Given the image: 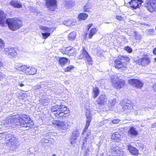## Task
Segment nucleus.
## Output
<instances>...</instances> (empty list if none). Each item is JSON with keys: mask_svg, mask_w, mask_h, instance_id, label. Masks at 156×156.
<instances>
[{"mask_svg": "<svg viewBox=\"0 0 156 156\" xmlns=\"http://www.w3.org/2000/svg\"><path fill=\"white\" fill-rule=\"evenodd\" d=\"M4 124L6 127H13L18 125L30 128L32 127V126L34 124L30 117L25 115H21L18 118L8 119Z\"/></svg>", "mask_w": 156, "mask_h": 156, "instance_id": "f257e3e1", "label": "nucleus"}, {"mask_svg": "<svg viewBox=\"0 0 156 156\" xmlns=\"http://www.w3.org/2000/svg\"><path fill=\"white\" fill-rule=\"evenodd\" d=\"M52 114L58 118L61 119L63 117L67 116L69 111L65 105H56L51 107Z\"/></svg>", "mask_w": 156, "mask_h": 156, "instance_id": "f03ea898", "label": "nucleus"}, {"mask_svg": "<svg viewBox=\"0 0 156 156\" xmlns=\"http://www.w3.org/2000/svg\"><path fill=\"white\" fill-rule=\"evenodd\" d=\"M129 57L126 56H120L115 61V68L120 71H123L127 69L126 63L129 61Z\"/></svg>", "mask_w": 156, "mask_h": 156, "instance_id": "7ed1b4c3", "label": "nucleus"}, {"mask_svg": "<svg viewBox=\"0 0 156 156\" xmlns=\"http://www.w3.org/2000/svg\"><path fill=\"white\" fill-rule=\"evenodd\" d=\"M5 22V24H7L9 28L13 31L17 30L22 26L21 21L17 18L8 19L6 20Z\"/></svg>", "mask_w": 156, "mask_h": 156, "instance_id": "20e7f679", "label": "nucleus"}, {"mask_svg": "<svg viewBox=\"0 0 156 156\" xmlns=\"http://www.w3.org/2000/svg\"><path fill=\"white\" fill-rule=\"evenodd\" d=\"M120 104L121 105H123V109L126 113H130L133 110V107L131 101L127 99H123L120 102Z\"/></svg>", "mask_w": 156, "mask_h": 156, "instance_id": "39448f33", "label": "nucleus"}, {"mask_svg": "<svg viewBox=\"0 0 156 156\" xmlns=\"http://www.w3.org/2000/svg\"><path fill=\"white\" fill-rule=\"evenodd\" d=\"M118 77L115 75H113L111 77L112 85L116 89H120L125 85V82L124 80H120L118 81Z\"/></svg>", "mask_w": 156, "mask_h": 156, "instance_id": "423d86ee", "label": "nucleus"}, {"mask_svg": "<svg viewBox=\"0 0 156 156\" xmlns=\"http://www.w3.org/2000/svg\"><path fill=\"white\" fill-rule=\"evenodd\" d=\"M144 5L147 9L151 12L156 11V0H147Z\"/></svg>", "mask_w": 156, "mask_h": 156, "instance_id": "0eeeda50", "label": "nucleus"}, {"mask_svg": "<svg viewBox=\"0 0 156 156\" xmlns=\"http://www.w3.org/2000/svg\"><path fill=\"white\" fill-rule=\"evenodd\" d=\"M121 149L116 144L112 145L109 151V155L113 156H121Z\"/></svg>", "mask_w": 156, "mask_h": 156, "instance_id": "6e6552de", "label": "nucleus"}, {"mask_svg": "<svg viewBox=\"0 0 156 156\" xmlns=\"http://www.w3.org/2000/svg\"><path fill=\"white\" fill-rule=\"evenodd\" d=\"M39 28L41 29L42 30L44 33H41L42 35V38L44 39H45L47 38L49 36L51 32H53V30H51L52 29L51 28L48 27H47L45 26H40Z\"/></svg>", "mask_w": 156, "mask_h": 156, "instance_id": "1a4fd4ad", "label": "nucleus"}, {"mask_svg": "<svg viewBox=\"0 0 156 156\" xmlns=\"http://www.w3.org/2000/svg\"><path fill=\"white\" fill-rule=\"evenodd\" d=\"M87 60V62L89 64H91L92 60L90 56L89 55L84 48H83L81 53L80 54L79 56V59H82L85 58Z\"/></svg>", "mask_w": 156, "mask_h": 156, "instance_id": "9d476101", "label": "nucleus"}, {"mask_svg": "<svg viewBox=\"0 0 156 156\" xmlns=\"http://www.w3.org/2000/svg\"><path fill=\"white\" fill-rule=\"evenodd\" d=\"M52 124L58 126L62 130L67 129L69 126L67 122H63L58 120L54 121Z\"/></svg>", "mask_w": 156, "mask_h": 156, "instance_id": "9b49d317", "label": "nucleus"}, {"mask_svg": "<svg viewBox=\"0 0 156 156\" xmlns=\"http://www.w3.org/2000/svg\"><path fill=\"white\" fill-rule=\"evenodd\" d=\"M128 82L131 85L138 88H141L144 85L143 82L137 79H131L129 80Z\"/></svg>", "mask_w": 156, "mask_h": 156, "instance_id": "f8f14e48", "label": "nucleus"}, {"mask_svg": "<svg viewBox=\"0 0 156 156\" xmlns=\"http://www.w3.org/2000/svg\"><path fill=\"white\" fill-rule=\"evenodd\" d=\"M143 2L142 0H131L129 3L132 8L135 9L137 8H139Z\"/></svg>", "mask_w": 156, "mask_h": 156, "instance_id": "ddd939ff", "label": "nucleus"}, {"mask_svg": "<svg viewBox=\"0 0 156 156\" xmlns=\"http://www.w3.org/2000/svg\"><path fill=\"white\" fill-rule=\"evenodd\" d=\"M4 51L6 54L10 57H14L17 55L16 50L13 48H7L4 49Z\"/></svg>", "mask_w": 156, "mask_h": 156, "instance_id": "4468645a", "label": "nucleus"}, {"mask_svg": "<svg viewBox=\"0 0 156 156\" xmlns=\"http://www.w3.org/2000/svg\"><path fill=\"white\" fill-rule=\"evenodd\" d=\"M9 142L11 149L12 150L16 149L19 145V142L17 139L14 137H13L12 139H11Z\"/></svg>", "mask_w": 156, "mask_h": 156, "instance_id": "2eb2a0df", "label": "nucleus"}, {"mask_svg": "<svg viewBox=\"0 0 156 156\" xmlns=\"http://www.w3.org/2000/svg\"><path fill=\"white\" fill-rule=\"evenodd\" d=\"M138 62L140 63L141 65L143 66H146L149 65L151 63L150 58L147 57L142 58L138 60Z\"/></svg>", "mask_w": 156, "mask_h": 156, "instance_id": "dca6fc26", "label": "nucleus"}, {"mask_svg": "<svg viewBox=\"0 0 156 156\" xmlns=\"http://www.w3.org/2000/svg\"><path fill=\"white\" fill-rule=\"evenodd\" d=\"M86 116L87 118L86 123L85 126V127L83 131L82 134H84L87 131L88 128L90 125V123L91 120V116L90 115V114L88 115L86 114Z\"/></svg>", "mask_w": 156, "mask_h": 156, "instance_id": "f3484780", "label": "nucleus"}, {"mask_svg": "<svg viewBox=\"0 0 156 156\" xmlns=\"http://www.w3.org/2000/svg\"><path fill=\"white\" fill-rule=\"evenodd\" d=\"M128 134L131 137H136L137 135L138 132L135 128L131 127L128 130Z\"/></svg>", "mask_w": 156, "mask_h": 156, "instance_id": "a211bd4d", "label": "nucleus"}, {"mask_svg": "<svg viewBox=\"0 0 156 156\" xmlns=\"http://www.w3.org/2000/svg\"><path fill=\"white\" fill-rule=\"evenodd\" d=\"M10 5L15 8H21L22 5L20 1L16 0H12L9 2Z\"/></svg>", "mask_w": 156, "mask_h": 156, "instance_id": "6ab92c4d", "label": "nucleus"}, {"mask_svg": "<svg viewBox=\"0 0 156 156\" xmlns=\"http://www.w3.org/2000/svg\"><path fill=\"white\" fill-rule=\"evenodd\" d=\"M127 147L129 152L132 154L134 155L138 154V151L136 148L130 145H128Z\"/></svg>", "mask_w": 156, "mask_h": 156, "instance_id": "aec40b11", "label": "nucleus"}, {"mask_svg": "<svg viewBox=\"0 0 156 156\" xmlns=\"http://www.w3.org/2000/svg\"><path fill=\"white\" fill-rule=\"evenodd\" d=\"M45 4L48 8L55 6L57 5V0H45Z\"/></svg>", "mask_w": 156, "mask_h": 156, "instance_id": "412c9836", "label": "nucleus"}, {"mask_svg": "<svg viewBox=\"0 0 156 156\" xmlns=\"http://www.w3.org/2000/svg\"><path fill=\"white\" fill-rule=\"evenodd\" d=\"M106 96L104 95H101L97 100L98 103L101 105H104L106 102Z\"/></svg>", "mask_w": 156, "mask_h": 156, "instance_id": "4be33fe9", "label": "nucleus"}, {"mask_svg": "<svg viewBox=\"0 0 156 156\" xmlns=\"http://www.w3.org/2000/svg\"><path fill=\"white\" fill-rule=\"evenodd\" d=\"M5 14L3 11H0V24L3 26L5 25Z\"/></svg>", "mask_w": 156, "mask_h": 156, "instance_id": "5701e85b", "label": "nucleus"}, {"mask_svg": "<svg viewBox=\"0 0 156 156\" xmlns=\"http://www.w3.org/2000/svg\"><path fill=\"white\" fill-rule=\"evenodd\" d=\"M111 138L115 142H118L121 140V135L118 132L114 133L112 134Z\"/></svg>", "mask_w": 156, "mask_h": 156, "instance_id": "b1692460", "label": "nucleus"}, {"mask_svg": "<svg viewBox=\"0 0 156 156\" xmlns=\"http://www.w3.org/2000/svg\"><path fill=\"white\" fill-rule=\"evenodd\" d=\"M59 64L62 66L65 65L67 62L68 60L67 58L65 57H59L58 59Z\"/></svg>", "mask_w": 156, "mask_h": 156, "instance_id": "393cba45", "label": "nucleus"}, {"mask_svg": "<svg viewBox=\"0 0 156 156\" xmlns=\"http://www.w3.org/2000/svg\"><path fill=\"white\" fill-rule=\"evenodd\" d=\"M37 71V70L34 67L29 66L27 75H34L36 74Z\"/></svg>", "mask_w": 156, "mask_h": 156, "instance_id": "a878e982", "label": "nucleus"}, {"mask_svg": "<svg viewBox=\"0 0 156 156\" xmlns=\"http://www.w3.org/2000/svg\"><path fill=\"white\" fill-rule=\"evenodd\" d=\"M76 35V34L75 31L72 32L68 35V39L70 41H73L75 38Z\"/></svg>", "mask_w": 156, "mask_h": 156, "instance_id": "bb28decb", "label": "nucleus"}, {"mask_svg": "<svg viewBox=\"0 0 156 156\" xmlns=\"http://www.w3.org/2000/svg\"><path fill=\"white\" fill-rule=\"evenodd\" d=\"M88 15L84 13H80L78 16V18L79 19V20H85L88 17Z\"/></svg>", "mask_w": 156, "mask_h": 156, "instance_id": "cd10ccee", "label": "nucleus"}, {"mask_svg": "<svg viewBox=\"0 0 156 156\" xmlns=\"http://www.w3.org/2000/svg\"><path fill=\"white\" fill-rule=\"evenodd\" d=\"M116 101L115 99H112L110 101H109L108 103V106L109 107V109L111 110H112V107L115 105V104Z\"/></svg>", "mask_w": 156, "mask_h": 156, "instance_id": "c85d7f7f", "label": "nucleus"}, {"mask_svg": "<svg viewBox=\"0 0 156 156\" xmlns=\"http://www.w3.org/2000/svg\"><path fill=\"white\" fill-rule=\"evenodd\" d=\"M79 131L76 130H74L72 133L71 136L74 138V139H77L79 136Z\"/></svg>", "mask_w": 156, "mask_h": 156, "instance_id": "c756f323", "label": "nucleus"}, {"mask_svg": "<svg viewBox=\"0 0 156 156\" xmlns=\"http://www.w3.org/2000/svg\"><path fill=\"white\" fill-rule=\"evenodd\" d=\"M29 66H27L26 65H23L21 69L20 72L25 73L26 74H27L28 72V69Z\"/></svg>", "mask_w": 156, "mask_h": 156, "instance_id": "7c9ffc66", "label": "nucleus"}, {"mask_svg": "<svg viewBox=\"0 0 156 156\" xmlns=\"http://www.w3.org/2000/svg\"><path fill=\"white\" fill-rule=\"evenodd\" d=\"M0 135H2V137L3 138L5 137V139L7 140H9V142L10 141V140L11 138H10L9 137H12V135L9 134L8 133L6 134V133H3L1 134H0Z\"/></svg>", "mask_w": 156, "mask_h": 156, "instance_id": "2f4dec72", "label": "nucleus"}, {"mask_svg": "<svg viewBox=\"0 0 156 156\" xmlns=\"http://www.w3.org/2000/svg\"><path fill=\"white\" fill-rule=\"evenodd\" d=\"M90 4L89 2H87L83 7V11L85 12H89V10L90 8Z\"/></svg>", "mask_w": 156, "mask_h": 156, "instance_id": "473e14b6", "label": "nucleus"}, {"mask_svg": "<svg viewBox=\"0 0 156 156\" xmlns=\"http://www.w3.org/2000/svg\"><path fill=\"white\" fill-rule=\"evenodd\" d=\"M96 31V28H93L91 29L89 34V38H91L92 36L95 34Z\"/></svg>", "mask_w": 156, "mask_h": 156, "instance_id": "72a5a7b5", "label": "nucleus"}, {"mask_svg": "<svg viewBox=\"0 0 156 156\" xmlns=\"http://www.w3.org/2000/svg\"><path fill=\"white\" fill-rule=\"evenodd\" d=\"M93 92L94 95V98H96L99 94V90L98 87H96L93 89Z\"/></svg>", "mask_w": 156, "mask_h": 156, "instance_id": "f704fd0d", "label": "nucleus"}, {"mask_svg": "<svg viewBox=\"0 0 156 156\" xmlns=\"http://www.w3.org/2000/svg\"><path fill=\"white\" fill-rule=\"evenodd\" d=\"M48 99L46 98H43L39 100L40 104L43 105H46L48 102Z\"/></svg>", "mask_w": 156, "mask_h": 156, "instance_id": "c9c22d12", "label": "nucleus"}, {"mask_svg": "<svg viewBox=\"0 0 156 156\" xmlns=\"http://www.w3.org/2000/svg\"><path fill=\"white\" fill-rule=\"evenodd\" d=\"M45 135H46V137L42 138L41 140V142L43 144H44V143H48L49 142L48 138L47 137V136L49 134L48 133H46L45 134Z\"/></svg>", "mask_w": 156, "mask_h": 156, "instance_id": "e433bc0d", "label": "nucleus"}, {"mask_svg": "<svg viewBox=\"0 0 156 156\" xmlns=\"http://www.w3.org/2000/svg\"><path fill=\"white\" fill-rule=\"evenodd\" d=\"M44 82H42L40 85H37L33 87V89L35 90H38L41 88H42L44 86Z\"/></svg>", "mask_w": 156, "mask_h": 156, "instance_id": "4c0bfd02", "label": "nucleus"}, {"mask_svg": "<svg viewBox=\"0 0 156 156\" xmlns=\"http://www.w3.org/2000/svg\"><path fill=\"white\" fill-rule=\"evenodd\" d=\"M90 131L87 132V134H86L85 136L84 137V139L83 140V145L84 146V143L85 142L87 141V140L89 139V136L90 135Z\"/></svg>", "mask_w": 156, "mask_h": 156, "instance_id": "58836bf2", "label": "nucleus"}, {"mask_svg": "<svg viewBox=\"0 0 156 156\" xmlns=\"http://www.w3.org/2000/svg\"><path fill=\"white\" fill-rule=\"evenodd\" d=\"M63 23L66 26H70L72 24V21L70 20H64Z\"/></svg>", "mask_w": 156, "mask_h": 156, "instance_id": "ea45409f", "label": "nucleus"}, {"mask_svg": "<svg viewBox=\"0 0 156 156\" xmlns=\"http://www.w3.org/2000/svg\"><path fill=\"white\" fill-rule=\"evenodd\" d=\"M22 66L23 65L21 64L16 63L15 65V68L16 69L19 70L20 72Z\"/></svg>", "mask_w": 156, "mask_h": 156, "instance_id": "a19ab883", "label": "nucleus"}, {"mask_svg": "<svg viewBox=\"0 0 156 156\" xmlns=\"http://www.w3.org/2000/svg\"><path fill=\"white\" fill-rule=\"evenodd\" d=\"M134 36L136 40H139L141 39V36L139 34L138 32L136 31H134Z\"/></svg>", "mask_w": 156, "mask_h": 156, "instance_id": "79ce46f5", "label": "nucleus"}, {"mask_svg": "<svg viewBox=\"0 0 156 156\" xmlns=\"http://www.w3.org/2000/svg\"><path fill=\"white\" fill-rule=\"evenodd\" d=\"M124 50L126 51L129 53H131L133 51L132 49L129 46H126L124 48Z\"/></svg>", "mask_w": 156, "mask_h": 156, "instance_id": "37998d69", "label": "nucleus"}, {"mask_svg": "<svg viewBox=\"0 0 156 156\" xmlns=\"http://www.w3.org/2000/svg\"><path fill=\"white\" fill-rule=\"evenodd\" d=\"M74 67L73 66H67L64 70L65 72H69V71L72 68H73Z\"/></svg>", "mask_w": 156, "mask_h": 156, "instance_id": "c03bdc74", "label": "nucleus"}, {"mask_svg": "<svg viewBox=\"0 0 156 156\" xmlns=\"http://www.w3.org/2000/svg\"><path fill=\"white\" fill-rule=\"evenodd\" d=\"M77 139H74L71 136L69 139V140L72 145H73L75 143V141Z\"/></svg>", "mask_w": 156, "mask_h": 156, "instance_id": "a18cd8bd", "label": "nucleus"}, {"mask_svg": "<svg viewBox=\"0 0 156 156\" xmlns=\"http://www.w3.org/2000/svg\"><path fill=\"white\" fill-rule=\"evenodd\" d=\"M4 41L0 39V49H2L4 47Z\"/></svg>", "mask_w": 156, "mask_h": 156, "instance_id": "49530a36", "label": "nucleus"}, {"mask_svg": "<svg viewBox=\"0 0 156 156\" xmlns=\"http://www.w3.org/2000/svg\"><path fill=\"white\" fill-rule=\"evenodd\" d=\"M74 51L73 48H71V47H67L65 51L67 53L68 52L69 53L71 51Z\"/></svg>", "mask_w": 156, "mask_h": 156, "instance_id": "de8ad7c7", "label": "nucleus"}, {"mask_svg": "<svg viewBox=\"0 0 156 156\" xmlns=\"http://www.w3.org/2000/svg\"><path fill=\"white\" fill-rule=\"evenodd\" d=\"M5 77V75L3 73L0 72V81L2 80Z\"/></svg>", "mask_w": 156, "mask_h": 156, "instance_id": "09e8293b", "label": "nucleus"}, {"mask_svg": "<svg viewBox=\"0 0 156 156\" xmlns=\"http://www.w3.org/2000/svg\"><path fill=\"white\" fill-rule=\"evenodd\" d=\"M115 17L116 19L119 21H122L123 19V18L122 17L119 16H116Z\"/></svg>", "mask_w": 156, "mask_h": 156, "instance_id": "8fccbe9b", "label": "nucleus"}, {"mask_svg": "<svg viewBox=\"0 0 156 156\" xmlns=\"http://www.w3.org/2000/svg\"><path fill=\"white\" fill-rule=\"evenodd\" d=\"M119 122V120L118 119H115L112 121V123L114 124H116L118 123Z\"/></svg>", "mask_w": 156, "mask_h": 156, "instance_id": "3c124183", "label": "nucleus"}, {"mask_svg": "<svg viewBox=\"0 0 156 156\" xmlns=\"http://www.w3.org/2000/svg\"><path fill=\"white\" fill-rule=\"evenodd\" d=\"M148 32H150V34H152L154 31V30L153 29H150L148 30Z\"/></svg>", "mask_w": 156, "mask_h": 156, "instance_id": "603ef678", "label": "nucleus"}, {"mask_svg": "<svg viewBox=\"0 0 156 156\" xmlns=\"http://www.w3.org/2000/svg\"><path fill=\"white\" fill-rule=\"evenodd\" d=\"M153 88L154 90L156 92V83L153 85Z\"/></svg>", "mask_w": 156, "mask_h": 156, "instance_id": "864d4df0", "label": "nucleus"}, {"mask_svg": "<svg viewBox=\"0 0 156 156\" xmlns=\"http://www.w3.org/2000/svg\"><path fill=\"white\" fill-rule=\"evenodd\" d=\"M92 25H93L92 24H89V25H88L87 26L88 30H89L90 28L92 26Z\"/></svg>", "mask_w": 156, "mask_h": 156, "instance_id": "5fc2aeb1", "label": "nucleus"}, {"mask_svg": "<svg viewBox=\"0 0 156 156\" xmlns=\"http://www.w3.org/2000/svg\"><path fill=\"white\" fill-rule=\"evenodd\" d=\"M153 53L156 55V48H155L153 50Z\"/></svg>", "mask_w": 156, "mask_h": 156, "instance_id": "6e6d98bb", "label": "nucleus"}, {"mask_svg": "<svg viewBox=\"0 0 156 156\" xmlns=\"http://www.w3.org/2000/svg\"><path fill=\"white\" fill-rule=\"evenodd\" d=\"M19 85L21 87H22L24 85L21 82H19L18 83Z\"/></svg>", "mask_w": 156, "mask_h": 156, "instance_id": "4d7b16f0", "label": "nucleus"}, {"mask_svg": "<svg viewBox=\"0 0 156 156\" xmlns=\"http://www.w3.org/2000/svg\"><path fill=\"white\" fill-rule=\"evenodd\" d=\"M73 50H74V51H71V52H69V54H72V55H73L74 53L75 52V49L74 48H73Z\"/></svg>", "mask_w": 156, "mask_h": 156, "instance_id": "13d9d810", "label": "nucleus"}, {"mask_svg": "<svg viewBox=\"0 0 156 156\" xmlns=\"http://www.w3.org/2000/svg\"><path fill=\"white\" fill-rule=\"evenodd\" d=\"M2 63L0 61V67L1 66H2Z\"/></svg>", "mask_w": 156, "mask_h": 156, "instance_id": "bf43d9fd", "label": "nucleus"}, {"mask_svg": "<svg viewBox=\"0 0 156 156\" xmlns=\"http://www.w3.org/2000/svg\"><path fill=\"white\" fill-rule=\"evenodd\" d=\"M52 156H57L56 154H53Z\"/></svg>", "mask_w": 156, "mask_h": 156, "instance_id": "052dcab7", "label": "nucleus"}, {"mask_svg": "<svg viewBox=\"0 0 156 156\" xmlns=\"http://www.w3.org/2000/svg\"><path fill=\"white\" fill-rule=\"evenodd\" d=\"M154 61L156 62V58H154Z\"/></svg>", "mask_w": 156, "mask_h": 156, "instance_id": "680f3d73", "label": "nucleus"}, {"mask_svg": "<svg viewBox=\"0 0 156 156\" xmlns=\"http://www.w3.org/2000/svg\"><path fill=\"white\" fill-rule=\"evenodd\" d=\"M13 137H12H12H9V138L12 139V138H13Z\"/></svg>", "mask_w": 156, "mask_h": 156, "instance_id": "e2e57ef3", "label": "nucleus"}, {"mask_svg": "<svg viewBox=\"0 0 156 156\" xmlns=\"http://www.w3.org/2000/svg\"><path fill=\"white\" fill-rule=\"evenodd\" d=\"M154 126H156V123H154Z\"/></svg>", "mask_w": 156, "mask_h": 156, "instance_id": "0e129e2a", "label": "nucleus"}, {"mask_svg": "<svg viewBox=\"0 0 156 156\" xmlns=\"http://www.w3.org/2000/svg\"><path fill=\"white\" fill-rule=\"evenodd\" d=\"M155 30H156V27H155Z\"/></svg>", "mask_w": 156, "mask_h": 156, "instance_id": "69168bd1", "label": "nucleus"}, {"mask_svg": "<svg viewBox=\"0 0 156 156\" xmlns=\"http://www.w3.org/2000/svg\"><path fill=\"white\" fill-rule=\"evenodd\" d=\"M84 156H85V155H84Z\"/></svg>", "mask_w": 156, "mask_h": 156, "instance_id": "338daca9", "label": "nucleus"}]
</instances>
